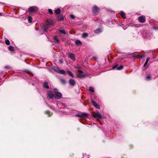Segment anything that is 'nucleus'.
<instances>
[{"label":"nucleus","mask_w":158,"mask_h":158,"mask_svg":"<svg viewBox=\"0 0 158 158\" xmlns=\"http://www.w3.org/2000/svg\"><path fill=\"white\" fill-rule=\"evenodd\" d=\"M92 103L93 104V105L96 108L98 109H99L100 108L99 106L98 105L96 102H94V101H92Z\"/></svg>","instance_id":"ddd939ff"},{"label":"nucleus","mask_w":158,"mask_h":158,"mask_svg":"<svg viewBox=\"0 0 158 158\" xmlns=\"http://www.w3.org/2000/svg\"><path fill=\"white\" fill-rule=\"evenodd\" d=\"M121 15L124 19L126 17L124 13L123 12H121Z\"/></svg>","instance_id":"4be33fe9"},{"label":"nucleus","mask_w":158,"mask_h":158,"mask_svg":"<svg viewBox=\"0 0 158 158\" xmlns=\"http://www.w3.org/2000/svg\"><path fill=\"white\" fill-rule=\"evenodd\" d=\"M149 59H150L149 57H148L147 58L146 61L145 62V63H144V67L146 66L147 65V64H148V61L149 60Z\"/></svg>","instance_id":"b1692460"},{"label":"nucleus","mask_w":158,"mask_h":158,"mask_svg":"<svg viewBox=\"0 0 158 158\" xmlns=\"http://www.w3.org/2000/svg\"><path fill=\"white\" fill-rule=\"evenodd\" d=\"M59 31L60 33L62 34H63L65 35L66 34L64 30H59Z\"/></svg>","instance_id":"5701e85b"},{"label":"nucleus","mask_w":158,"mask_h":158,"mask_svg":"<svg viewBox=\"0 0 158 158\" xmlns=\"http://www.w3.org/2000/svg\"><path fill=\"white\" fill-rule=\"evenodd\" d=\"M67 72L69 75L71 76L72 77H74L73 75L72 72H71V71H67Z\"/></svg>","instance_id":"dca6fc26"},{"label":"nucleus","mask_w":158,"mask_h":158,"mask_svg":"<svg viewBox=\"0 0 158 158\" xmlns=\"http://www.w3.org/2000/svg\"><path fill=\"white\" fill-rule=\"evenodd\" d=\"M123 68V65H120L119 67H118L116 69L118 70H120L122 69Z\"/></svg>","instance_id":"c756f323"},{"label":"nucleus","mask_w":158,"mask_h":158,"mask_svg":"<svg viewBox=\"0 0 158 158\" xmlns=\"http://www.w3.org/2000/svg\"><path fill=\"white\" fill-rule=\"evenodd\" d=\"M88 34L86 33H85L82 34V37L84 38H85L87 37L88 36Z\"/></svg>","instance_id":"393cba45"},{"label":"nucleus","mask_w":158,"mask_h":158,"mask_svg":"<svg viewBox=\"0 0 158 158\" xmlns=\"http://www.w3.org/2000/svg\"><path fill=\"white\" fill-rule=\"evenodd\" d=\"M53 69L55 71L57 72L58 73L60 70V69L58 67H55L53 68Z\"/></svg>","instance_id":"bb28decb"},{"label":"nucleus","mask_w":158,"mask_h":158,"mask_svg":"<svg viewBox=\"0 0 158 158\" xmlns=\"http://www.w3.org/2000/svg\"><path fill=\"white\" fill-rule=\"evenodd\" d=\"M75 43L78 45H81V42L79 40H76L75 41Z\"/></svg>","instance_id":"a211bd4d"},{"label":"nucleus","mask_w":158,"mask_h":158,"mask_svg":"<svg viewBox=\"0 0 158 158\" xmlns=\"http://www.w3.org/2000/svg\"><path fill=\"white\" fill-rule=\"evenodd\" d=\"M49 26L50 25H49V24H45L44 25V31L46 32L47 31L49 27Z\"/></svg>","instance_id":"f8f14e48"},{"label":"nucleus","mask_w":158,"mask_h":158,"mask_svg":"<svg viewBox=\"0 0 158 158\" xmlns=\"http://www.w3.org/2000/svg\"><path fill=\"white\" fill-rule=\"evenodd\" d=\"M37 10V7L34 6H31L29 8L28 10L30 12H33L36 11Z\"/></svg>","instance_id":"39448f33"},{"label":"nucleus","mask_w":158,"mask_h":158,"mask_svg":"<svg viewBox=\"0 0 158 158\" xmlns=\"http://www.w3.org/2000/svg\"><path fill=\"white\" fill-rule=\"evenodd\" d=\"M47 21L48 23L47 24H49V25H52L54 24V22L50 19H47Z\"/></svg>","instance_id":"9b49d317"},{"label":"nucleus","mask_w":158,"mask_h":158,"mask_svg":"<svg viewBox=\"0 0 158 158\" xmlns=\"http://www.w3.org/2000/svg\"><path fill=\"white\" fill-rule=\"evenodd\" d=\"M58 19L60 20H62L63 19V17L62 16H58Z\"/></svg>","instance_id":"72a5a7b5"},{"label":"nucleus","mask_w":158,"mask_h":158,"mask_svg":"<svg viewBox=\"0 0 158 158\" xmlns=\"http://www.w3.org/2000/svg\"><path fill=\"white\" fill-rule=\"evenodd\" d=\"M58 73L60 74H64L65 73V71L63 70H60Z\"/></svg>","instance_id":"f3484780"},{"label":"nucleus","mask_w":158,"mask_h":158,"mask_svg":"<svg viewBox=\"0 0 158 158\" xmlns=\"http://www.w3.org/2000/svg\"><path fill=\"white\" fill-rule=\"evenodd\" d=\"M60 80L61 82L63 84H65L66 82V80L63 79H61Z\"/></svg>","instance_id":"7c9ffc66"},{"label":"nucleus","mask_w":158,"mask_h":158,"mask_svg":"<svg viewBox=\"0 0 158 158\" xmlns=\"http://www.w3.org/2000/svg\"><path fill=\"white\" fill-rule=\"evenodd\" d=\"M93 116L97 119H100L102 118V116L98 112L97 113L94 112L92 114Z\"/></svg>","instance_id":"f257e3e1"},{"label":"nucleus","mask_w":158,"mask_h":158,"mask_svg":"<svg viewBox=\"0 0 158 158\" xmlns=\"http://www.w3.org/2000/svg\"><path fill=\"white\" fill-rule=\"evenodd\" d=\"M5 44L6 45H8L10 44V42L8 40H6L5 41Z\"/></svg>","instance_id":"cd10ccee"},{"label":"nucleus","mask_w":158,"mask_h":158,"mask_svg":"<svg viewBox=\"0 0 158 158\" xmlns=\"http://www.w3.org/2000/svg\"><path fill=\"white\" fill-rule=\"evenodd\" d=\"M146 79L147 80H149L151 78V76L150 75L146 77Z\"/></svg>","instance_id":"2f4dec72"},{"label":"nucleus","mask_w":158,"mask_h":158,"mask_svg":"<svg viewBox=\"0 0 158 158\" xmlns=\"http://www.w3.org/2000/svg\"><path fill=\"white\" fill-rule=\"evenodd\" d=\"M69 57L70 58L71 60H73L75 61L76 60V59L75 58V56L73 53H69L68 55Z\"/></svg>","instance_id":"0eeeda50"},{"label":"nucleus","mask_w":158,"mask_h":158,"mask_svg":"<svg viewBox=\"0 0 158 158\" xmlns=\"http://www.w3.org/2000/svg\"><path fill=\"white\" fill-rule=\"evenodd\" d=\"M139 58H141L143 57V55H140L139 56Z\"/></svg>","instance_id":"58836bf2"},{"label":"nucleus","mask_w":158,"mask_h":158,"mask_svg":"<svg viewBox=\"0 0 158 158\" xmlns=\"http://www.w3.org/2000/svg\"><path fill=\"white\" fill-rule=\"evenodd\" d=\"M89 91L91 92L94 93V88L92 86H90L89 87Z\"/></svg>","instance_id":"412c9836"},{"label":"nucleus","mask_w":158,"mask_h":158,"mask_svg":"<svg viewBox=\"0 0 158 158\" xmlns=\"http://www.w3.org/2000/svg\"><path fill=\"white\" fill-rule=\"evenodd\" d=\"M70 16V18L72 19H74L75 18V17L73 15H71Z\"/></svg>","instance_id":"e433bc0d"},{"label":"nucleus","mask_w":158,"mask_h":158,"mask_svg":"<svg viewBox=\"0 0 158 158\" xmlns=\"http://www.w3.org/2000/svg\"><path fill=\"white\" fill-rule=\"evenodd\" d=\"M54 40L55 43H58L59 42V41L57 39V36H55L54 37Z\"/></svg>","instance_id":"aec40b11"},{"label":"nucleus","mask_w":158,"mask_h":158,"mask_svg":"<svg viewBox=\"0 0 158 158\" xmlns=\"http://www.w3.org/2000/svg\"><path fill=\"white\" fill-rule=\"evenodd\" d=\"M28 22L29 23H31L32 22V18L31 16H29L28 17Z\"/></svg>","instance_id":"a878e982"},{"label":"nucleus","mask_w":158,"mask_h":158,"mask_svg":"<svg viewBox=\"0 0 158 158\" xmlns=\"http://www.w3.org/2000/svg\"><path fill=\"white\" fill-rule=\"evenodd\" d=\"M43 87L44 88L46 89H48L49 88V86L48 85V83L46 82H45L44 83Z\"/></svg>","instance_id":"4468645a"},{"label":"nucleus","mask_w":158,"mask_h":158,"mask_svg":"<svg viewBox=\"0 0 158 158\" xmlns=\"http://www.w3.org/2000/svg\"><path fill=\"white\" fill-rule=\"evenodd\" d=\"M48 95L50 99H52L53 97L54 98V94H53L52 92L50 91H49L48 92Z\"/></svg>","instance_id":"9d476101"},{"label":"nucleus","mask_w":158,"mask_h":158,"mask_svg":"<svg viewBox=\"0 0 158 158\" xmlns=\"http://www.w3.org/2000/svg\"><path fill=\"white\" fill-rule=\"evenodd\" d=\"M88 115V114L86 113H84L81 114H76L75 116L77 117H79L82 118H84L86 117Z\"/></svg>","instance_id":"20e7f679"},{"label":"nucleus","mask_w":158,"mask_h":158,"mask_svg":"<svg viewBox=\"0 0 158 158\" xmlns=\"http://www.w3.org/2000/svg\"><path fill=\"white\" fill-rule=\"evenodd\" d=\"M62 96V94L60 92H57L54 94V98L56 99H59L61 98Z\"/></svg>","instance_id":"423d86ee"},{"label":"nucleus","mask_w":158,"mask_h":158,"mask_svg":"<svg viewBox=\"0 0 158 158\" xmlns=\"http://www.w3.org/2000/svg\"><path fill=\"white\" fill-rule=\"evenodd\" d=\"M53 90L56 93H57V92H58V90L56 89H54Z\"/></svg>","instance_id":"4c0bfd02"},{"label":"nucleus","mask_w":158,"mask_h":158,"mask_svg":"<svg viewBox=\"0 0 158 158\" xmlns=\"http://www.w3.org/2000/svg\"><path fill=\"white\" fill-rule=\"evenodd\" d=\"M69 84L72 86H74L76 84V82L75 81L72 79H70L69 81Z\"/></svg>","instance_id":"6e6552de"},{"label":"nucleus","mask_w":158,"mask_h":158,"mask_svg":"<svg viewBox=\"0 0 158 158\" xmlns=\"http://www.w3.org/2000/svg\"><path fill=\"white\" fill-rule=\"evenodd\" d=\"M101 32V30L100 28H98L94 31V32L96 33H98Z\"/></svg>","instance_id":"6ab92c4d"},{"label":"nucleus","mask_w":158,"mask_h":158,"mask_svg":"<svg viewBox=\"0 0 158 158\" xmlns=\"http://www.w3.org/2000/svg\"><path fill=\"white\" fill-rule=\"evenodd\" d=\"M118 66V65L117 64H116V65H114V66L112 67V69H115L116 68H118L117 67Z\"/></svg>","instance_id":"473e14b6"},{"label":"nucleus","mask_w":158,"mask_h":158,"mask_svg":"<svg viewBox=\"0 0 158 158\" xmlns=\"http://www.w3.org/2000/svg\"><path fill=\"white\" fill-rule=\"evenodd\" d=\"M5 68L6 69H11V67L10 66H6L5 67Z\"/></svg>","instance_id":"f704fd0d"},{"label":"nucleus","mask_w":158,"mask_h":158,"mask_svg":"<svg viewBox=\"0 0 158 158\" xmlns=\"http://www.w3.org/2000/svg\"><path fill=\"white\" fill-rule=\"evenodd\" d=\"M8 48L10 51H13L14 50V48L12 46H9Z\"/></svg>","instance_id":"c85d7f7f"},{"label":"nucleus","mask_w":158,"mask_h":158,"mask_svg":"<svg viewBox=\"0 0 158 158\" xmlns=\"http://www.w3.org/2000/svg\"><path fill=\"white\" fill-rule=\"evenodd\" d=\"M48 12L49 13L51 14H52V10L50 9H49L48 10Z\"/></svg>","instance_id":"c9c22d12"},{"label":"nucleus","mask_w":158,"mask_h":158,"mask_svg":"<svg viewBox=\"0 0 158 158\" xmlns=\"http://www.w3.org/2000/svg\"><path fill=\"white\" fill-rule=\"evenodd\" d=\"M55 12L57 15H59L60 13V9H57L55 10Z\"/></svg>","instance_id":"2eb2a0df"},{"label":"nucleus","mask_w":158,"mask_h":158,"mask_svg":"<svg viewBox=\"0 0 158 158\" xmlns=\"http://www.w3.org/2000/svg\"><path fill=\"white\" fill-rule=\"evenodd\" d=\"M138 20L139 22L142 23H143L145 21V18L143 17L142 16H139L138 18Z\"/></svg>","instance_id":"1a4fd4ad"},{"label":"nucleus","mask_w":158,"mask_h":158,"mask_svg":"<svg viewBox=\"0 0 158 158\" xmlns=\"http://www.w3.org/2000/svg\"><path fill=\"white\" fill-rule=\"evenodd\" d=\"M99 9L97 6H95L93 9V12L94 15L98 14V13Z\"/></svg>","instance_id":"7ed1b4c3"},{"label":"nucleus","mask_w":158,"mask_h":158,"mask_svg":"<svg viewBox=\"0 0 158 158\" xmlns=\"http://www.w3.org/2000/svg\"><path fill=\"white\" fill-rule=\"evenodd\" d=\"M79 74L77 75V77L79 78H81L85 77L87 75L83 74V72L81 70L79 69L77 70Z\"/></svg>","instance_id":"f03ea898"}]
</instances>
